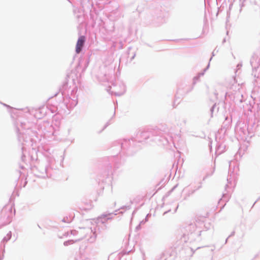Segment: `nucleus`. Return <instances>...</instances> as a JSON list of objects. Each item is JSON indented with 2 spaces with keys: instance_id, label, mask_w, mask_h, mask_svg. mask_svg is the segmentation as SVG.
Returning a JSON list of instances; mask_svg holds the SVG:
<instances>
[{
  "instance_id": "nucleus-1",
  "label": "nucleus",
  "mask_w": 260,
  "mask_h": 260,
  "mask_svg": "<svg viewBox=\"0 0 260 260\" xmlns=\"http://www.w3.org/2000/svg\"><path fill=\"white\" fill-rule=\"evenodd\" d=\"M16 130L18 133V139L21 145L22 152V160L25 161L27 149H31V152L29 150L30 159L32 161L37 159V152L38 151L39 143L40 140L37 132L31 129V127L26 125L25 121L18 118L16 122Z\"/></svg>"
},
{
  "instance_id": "nucleus-2",
  "label": "nucleus",
  "mask_w": 260,
  "mask_h": 260,
  "mask_svg": "<svg viewBox=\"0 0 260 260\" xmlns=\"http://www.w3.org/2000/svg\"><path fill=\"white\" fill-rule=\"evenodd\" d=\"M116 214L117 213L113 214V213L103 214L95 221L93 222L90 220L87 221V224L89 225L90 224L92 225L91 226L80 228L79 231H78L71 230L70 232L65 233L64 235L67 237H70L71 235L73 236L79 235V236L78 239L75 240L71 239L64 242L63 245L65 246H67L78 242L87 236H89V238L87 239L88 242L90 243H94L96 241L98 235L101 233L102 230H104L105 228L104 223L106 221L112 219L113 215H116Z\"/></svg>"
},
{
  "instance_id": "nucleus-3",
  "label": "nucleus",
  "mask_w": 260,
  "mask_h": 260,
  "mask_svg": "<svg viewBox=\"0 0 260 260\" xmlns=\"http://www.w3.org/2000/svg\"><path fill=\"white\" fill-rule=\"evenodd\" d=\"M206 220L204 217H197L195 222L186 225L183 228L181 240L185 243L200 241L202 232L210 228L206 224Z\"/></svg>"
},
{
  "instance_id": "nucleus-4",
  "label": "nucleus",
  "mask_w": 260,
  "mask_h": 260,
  "mask_svg": "<svg viewBox=\"0 0 260 260\" xmlns=\"http://www.w3.org/2000/svg\"><path fill=\"white\" fill-rule=\"evenodd\" d=\"M172 136L168 138L161 136V132L154 130L139 131L136 136V138L132 139V141H138L142 142L147 139H150V141H154L157 143H161L163 145L168 144L172 138Z\"/></svg>"
},
{
  "instance_id": "nucleus-5",
  "label": "nucleus",
  "mask_w": 260,
  "mask_h": 260,
  "mask_svg": "<svg viewBox=\"0 0 260 260\" xmlns=\"http://www.w3.org/2000/svg\"><path fill=\"white\" fill-rule=\"evenodd\" d=\"M257 126V125L254 123L250 124L239 121L235 127V132L240 139L246 141L254 136Z\"/></svg>"
},
{
  "instance_id": "nucleus-6",
  "label": "nucleus",
  "mask_w": 260,
  "mask_h": 260,
  "mask_svg": "<svg viewBox=\"0 0 260 260\" xmlns=\"http://www.w3.org/2000/svg\"><path fill=\"white\" fill-rule=\"evenodd\" d=\"M235 164V162L231 161L229 163V174L230 175L227 178L228 184L225 186V189L226 191V193L223 194L222 198L220 200L219 202L222 201L227 202L230 198V190L228 189H231L234 184V178L236 174L237 168H234L233 170L232 171V165Z\"/></svg>"
},
{
  "instance_id": "nucleus-7",
  "label": "nucleus",
  "mask_w": 260,
  "mask_h": 260,
  "mask_svg": "<svg viewBox=\"0 0 260 260\" xmlns=\"http://www.w3.org/2000/svg\"><path fill=\"white\" fill-rule=\"evenodd\" d=\"M107 91L111 94L120 96L125 92L126 87L123 81L117 80L115 83L112 84V86L108 87Z\"/></svg>"
},
{
  "instance_id": "nucleus-8",
  "label": "nucleus",
  "mask_w": 260,
  "mask_h": 260,
  "mask_svg": "<svg viewBox=\"0 0 260 260\" xmlns=\"http://www.w3.org/2000/svg\"><path fill=\"white\" fill-rule=\"evenodd\" d=\"M78 88L75 86L71 91L70 95L68 94L64 98V102L68 108H73L78 104V96L77 92Z\"/></svg>"
},
{
  "instance_id": "nucleus-9",
  "label": "nucleus",
  "mask_w": 260,
  "mask_h": 260,
  "mask_svg": "<svg viewBox=\"0 0 260 260\" xmlns=\"http://www.w3.org/2000/svg\"><path fill=\"white\" fill-rule=\"evenodd\" d=\"M234 83L230 85L229 90L225 93V98L227 100L230 98L231 100L234 101L235 99V95L238 96L240 94H238V92H239L240 86L238 84H237L236 82V79H233Z\"/></svg>"
},
{
  "instance_id": "nucleus-10",
  "label": "nucleus",
  "mask_w": 260,
  "mask_h": 260,
  "mask_svg": "<svg viewBox=\"0 0 260 260\" xmlns=\"http://www.w3.org/2000/svg\"><path fill=\"white\" fill-rule=\"evenodd\" d=\"M215 140L216 142L215 154L218 155L225 151L226 146L224 144L223 137H222L218 134H216Z\"/></svg>"
},
{
  "instance_id": "nucleus-11",
  "label": "nucleus",
  "mask_w": 260,
  "mask_h": 260,
  "mask_svg": "<svg viewBox=\"0 0 260 260\" xmlns=\"http://www.w3.org/2000/svg\"><path fill=\"white\" fill-rule=\"evenodd\" d=\"M48 162L49 164V166H46L44 169H43L42 171H41L40 173L37 174V175L40 177L45 178L46 177H48L50 176V170L51 169V164H53L54 162V158L52 157H49L47 158Z\"/></svg>"
},
{
  "instance_id": "nucleus-12",
  "label": "nucleus",
  "mask_w": 260,
  "mask_h": 260,
  "mask_svg": "<svg viewBox=\"0 0 260 260\" xmlns=\"http://www.w3.org/2000/svg\"><path fill=\"white\" fill-rule=\"evenodd\" d=\"M201 186L197 188L192 187L191 186H188L185 187L183 190V197L184 200H186L188 197L192 195L196 190L201 188Z\"/></svg>"
},
{
  "instance_id": "nucleus-13",
  "label": "nucleus",
  "mask_w": 260,
  "mask_h": 260,
  "mask_svg": "<svg viewBox=\"0 0 260 260\" xmlns=\"http://www.w3.org/2000/svg\"><path fill=\"white\" fill-rule=\"evenodd\" d=\"M250 64L253 70L256 71L260 66V54L259 55L256 53L253 54L250 59Z\"/></svg>"
},
{
  "instance_id": "nucleus-14",
  "label": "nucleus",
  "mask_w": 260,
  "mask_h": 260,
  "mask_svg": "<svg viewBox=\"0 0 260 260\" xmlns=\"http://www.w3.org/2000/svg\"><path fill=\"white\" fill-rule=\"evenodd\" d=\"M232 121V119L231 117H229L228 116L226 117L221 129L218 131L217 134L220 135L222 133L224 134L226 132L227 129H228L231 126Z\"/></svg>"
},
{
  "instance_id": "nucleus-15",
  "label": "nucleus",
  "mask_w": 260,
  "mask_h": 260,
  "mask_svg": "<svg viewBox=\"0 0 260 260\" xmlns=\"http://www.w3.org/2000/svg\"><path fill=\"white\" fill-rule=\"evenodd\" d=\"M85 43V37L81 36L78 40L76 46V52L77 53H79L81 51L82 48Z\"/></svg>"
},
{
  "instance_id": "nucleus-16",
  "label": "nucleus",
  "mask_w": 260,
  "mask_h": 260,
  "mask_svg": "<svg viewBox=\"0 0 260 260\" xmlns=\"http://www.w3.org/2000/svg\"><path fill=\"white\" fill-rule=\"evenodd\" d=\"M253 95L255 96L254 100L255 102L257 103L258 107H259V111H257V114H254V116L255 118H260V88L258 90V91L256 93L254 92L253 93Z\"/></svg>"
},
{
  "instance_id": "nucleus-17",
  "label": "nucleus",
  "mask_w": 260,
  "mask_h": 260,
  "mask_svg": "<svg viewBox=\"0 0 260 260\" xmlns=\"http://www.w3.org/2000/svg\"><path fill=\"white\" fill-rule=\"evenodd\" d=\"M120 145L121 148L124 150L127 149L131 145V143L130 140L123 139L119 143Z\"/></svg>"
},
{
  "instance_id": "nucleus-18",
  "label": "nucleus",
  "mask_w": 260,
  "mask_h": 260,
  "mask_svg": "<svg viewBox=\"0 0 260 260\" xmlns=\"http://www.w3.org/2000/svg\"><path fill=\"white\" fill-rule=\"evenodd\" d=\"M73 217H74L72 215H70L69 216H66L63 217L61 221L65 223H70L72 221Z\"/></svg>"
},
{
  "instance_id": "nucleus-19",
  "label": "nucleus",
  "mask_w": 260,
  "mask_h": 260,
  "mask_svg": "<svg viewBox=\"0 0 260 260\" xmlns=\"http://www.w3.org/2000/svg\"><path fill=\"white\" fill-rule=\"evenodd\" d=\"M12 237V233H11V232H9L6 235V236H5L2 241V243H6L7 242H8L11 238Z\"/></svg>"
},
{
  "instance_id": "nucleus-20",
  "label": "nucleus",
  "mask_w": 260,
  "mask_h": 260,
  "mask_svg": "<svg viewBox=\"0 0 260 260\" xmlns=\"http://www.w3.org/2000/svg\"><path fill=\"white\" fill-rule=\"evenodd\" d=\"M209 66H210V63H209L207 67H206V68H205L203 71L201 73H200L198 74V75L199 76V77L200 78L201 76H204L205 72L208 69L209 67Z\"/></svg>"
},
{
  "instance_id": "nucleus-21",
  "label": "nucleus",
  "mask_w": 260,
  "mask_h": 260,
  "mask_svg": "<svg viewBox=\"0 0 260 260\" xmlns=\"http://www.w3.org/2000/svg\"><path fill=\"white\" fill-rule=\"evenodd\" d=\"M187 250L190 252L189 255L188 257L187 258L185 259V260H190V257L192 256V255L193 254V253L194 252L192 251L193 250L192 248L187 249Z\"/></svg>"
},
{
  "instance_id": "nucleus-22",
  "label": "nucleus",
  "mask_w": 260,
  "mask_h": 260,
  "mask_svg": "<svg viewBox=\"0 0 260 260\" xmlns=\"http://www.w3.org/2000/svg\"><path fill=\"white\" fill-rule=\"evenodd\" d=\"M72 132V127L70 126L67 128L66 133L67 134V136H69L71 134Z\"/></svg>"
},
{
  "instance_id": "nucleus-23",
  "label": "nucleus",
  "mask_w": 260,
  "mask_h": 260,
  "mask_svg": "<svg viewBox=\"0 0 260 260\" xmlns=\"http://www.w3.org/2000/svg\"><path fill=\"white\" fill-rule=\"evenodd\" d=\"M200 77L198 75L195 76L193 79V84H195L199 80Z\"/></svg>"
},
{
  "instance_id": "nucleus-24",
  "label": "nucleus",
  "mask_w": 260,
  "mask_h": 260,
  "mask_svg": "<svg viewBox=\"0 0 260 260\" xmlns=\"http://www.w3.org/2000/svg\"><path fill=\"white\" fill-rule=\"evenodd\" d=\"M145 222V221L144 220H142V221L140 222V223H139V224L136 227V229L137 230H139L141 229V225L143 224H144V223Z\"/></svg>"
},
{
  "instance_id": "nucleus-25",
  "label": "nucleus",
  "mask_w": 260,
  "mask_h": 260,
  "mask_svg": "<svg viewBox=\"0 0 260 260\" xmlns=\"http://www.w3.org/2000/svg\"><path fill=\"white\" fill-rule=\"evenodd\" d=\"M5 244L3 246V247L2 248L3 251L2 255L0 254V260H2L4 258V252H5Z\"/></svg>"
},
{
  "instance_id": "nucleus-26",
  "label": "nucleus",
  "mask_w": 260,
  "mask_h": 260,
  "mask_svg": "<svg viewBox=\"0 0 260 260\" xmlns=\"http://www.w3.org/2000/svg\"><path fill=\"white\" fill-rule=\"evenodd\" d=\"M242 66V63L241 62L239 63L237 66V69L235 72L237 73L238 72V70H240Z\"/></svg>"
},
{
  "instance_id": "nucleus-27",
  "label": "nucleus",
  "mask_w": 260,
  "mask_h": 260,
  "mask_svg": "<svg viewBox=\"0 0 260 260\" xmlns=\"http://www.w3.org/2000/svg\"><path fill=\"white\" fill-rule=\"evenodd\" d=\"M76 260H90L89 258H85L83 256H80L79 258H78Z\"/></svg>"
},
{
  "instance_id": "nucleus-28",
  "label": "nucleus",
  "mask_w": 260,
  "mask_h": 260,
  "mask_svg": "<svg viewBox=\"0 0 260 260\" xmlns=\"http://www.w3.org/2000/svg\"><path fill=\"white\" fill-rule=\"evenodd\" d=\"M131 208V206L130 205H128V206H123L121 208L122 209H125V210H129Z\"/></svg>"
},
{
  "instance_id": "nucleus-29",
  "label": "nucleus",
  "mask_w": 260,
  "mask_h": 260,
  "mask_svg": "<svg viewBox=\"0 0 260 260\" xmlns=\"http://www.w3.org/2000/svg\"><path fill=\"white\" fill-rule=\"evenodd\" d=\"M215 107H216V104H214V105L211 108L210 111H211V112L212 114L213 113V110H214V109Z\"/></svg>"
},
{
  "instance_id": "nucleus-30",
  "label": "nucleus",
  "mask_w": 260,
  "mask_h": 260,
  "mask_svg": "<svg viewBox=\"0 0 260 260\" xmlns=\"http://www.w3.org/2000/svg\"><path fill=\"white\" fill-rule=\"evenodd\" d=\"M110 124V123L109 122H107V123L105 125L103 129H105L106 127H107Z\"/></svg>"
},
{
  "instance_id": "nucleus-31",
  "label": "nucleus",
  "mask_w": 260,
  "mask_h": 260,
  "mask_svg": "<svg viewBox=\"0 0 260 260\" xmlns=\"http://www.w3.org/2000/svg\"><path fill=\"white\" fill-rule=\"evenodd\" d=\"M214 94H215V95L216 96H217V95H218V94H219V92H218V91L216 90H215V91Z\"/></svg>"
},
{
  "instance_id": "nucleus-32",
  "label": "nucleus",
  "mask_w": 260,
  "mask_h": 260,
  "mask_svg": "<svg viewBox=\"0 0 260 260\" xmlns=\"http://www.w3.org/2000/svg\"><path fill=\"white\" fill-rule=\"evenodd\" d=\"M178 207H179V205H178L176 207V208H175V210H174V213H175V212L177 211V209H178Z\"/></svg>"
},
{
  "instance_id": "nucleus-33",
  "label": "nucleus",
  "mask_w": 260,
  "mask_h": 260,
  "mask_svg": "<svg viewBox=\"0 0 260 260\" xmlns=\"http://www.w3.org/2000/svg\"><path fill=\"white\" fill-rule=\"evenodd\" d=\"M51 112H52V113L55 112L56 111L55 108V107H54V108H53V109H51Z\"/></svg>"
},
{
  "instance_id": "nucleus-34",
  "label": "nucleus",
  "mask_w": 260,
  "mask_h": 260,
  "mask_svg": "<svg viewBox=\"0 0 260 260\" xmlns=\"http://www.w3.org/2000/svg\"><path fill=\"white\" fill-rule=\"evenodd\" d=\"M142 254H143V260H145V253L144 252L142 253Z\"/></svg>"
},
{
  "instance_id": "nucleus-35",
  "label": "nucleus",
  "mask_w": 260,
  "mask_h": 260,
  "mask_svg": "<svg viewBox=\"0 0 260 260\" xmlns=\"http://www.w3.org/2000/svg\"><path fill=\"white\" fill-rule=\"evenodd\" d=\"M234 234H235V232H233L231 233V234L229 236V237H228V238H229V237H231V236H232L234 235Z\"/></svg>"
},
{
  "instance_id": "nucleus-36",
  "label": "nucleus",
  "mask_w": 260,
  "mask_h": 260,
  "mask_svg": "<svg viewBox=\"0 0 260 260\" xmlns=\"http://www.w3.org/2000/svg\"><path fill=\"white\" fill-rule=\"evenodd\" d=\"M170 211H171V210H168V211H167L165 212H164V215H165V214H166V213H167L168 212H170Z\"/></svg>"
},
{
  "instance_id": "nucleus-37",
  "label": "nucleus",
  "mask_w": 260,
  "mask_h": 260,
  "mask_svg": "<svg viewBox=\"0 0 260 260\" xmlns=\"http://www.w3.org/2000/svg\"><path fill=\"white\" fill-rule=\"evenodd\" d=\"M167 254V253H163V254H162V256L164 257H165V256H166V255Z\"/></svg>"
},
{
  "instance_id": "nucleus-38",
  "label": "nucleus",
  "mask_w": 260,
  "mask_h": 260,
  "mask_svg": "<svg viewBox=\"0 0 260 260\" xmlns=\"http://www.w3.org/2000/svg\"><path fill=\"white\" fill-rule=\"evenodd\" d=\"M148 215H147V216H146V218H145V222L147 221V217H148Z\"/></svg>"
},
{
  "instance_id": "nucleus-39",
  "label": "nucleus",
  "mask_w": 260,
  "mask_h": 260,
  "mask_svg": "<svg viewBox=\"0 0 260 260\" xmlns=\"http://www.w3.org/2000/svg\"><path fill=\"white\" fill-rule=\"evenodd\" d=\"M177 186V185L176 186H174V187L172 188V189L171 190V191H172L173 190H174L175 189V188H176Z\"/></svg>"
},
{
  "instance_id": "nucleus-40",
  "label": "nucleus",
  "mask_w": 260,
  "mask_h": 260,
  "mask_svg": "<svg viewBox=\"0 0 260 260\" xmlns=\"http://www.w3.org/2000/svg\"><path fill=\"white\" fill-rule=\"evenodd\" d=\"M74 141V139H72L71 140V143H73Z\"/></svg>"
},
{
  "instance_id": "nucleus-41",
  "label": "nucleus",
  "mask_w": 260,
  "mask_h": 260,
  "mask_svg": "<svg viewBox=\"0 0 260 260\" xmlns=\"http://www.w3.org/2000/svg\"><path fill=\"white\" fill-rule=\"evenodd\" d=\"M21 168L22 169H23V168H24V167H22V166H21Z\"/></svg>"
},
{
  "instance_id": "nucleus-42",
  "label": "nucleus",
  "mask_w": 260,
  "mask_h": 260,
  "mask_svg": "<svg viewBox=\"0 0 260 260\" xmlns=\"http://www.w3.org/2000/svg\"><path fill=\"white\" fill-rule=\"evenodd\" d=\"M199 248H200V247H198L197 248V249H199Z\"/></svg>"
},
{
  "instance_id": "nucleus-43",
  "label": "nucleus",
  "mask_w": 260,
  "mask_h": 260,
  "mask_svg": "<svg viewBox=\"0 0 260 260\" xmlns=\"http://www.w3.org/2000/svg\"><path fill=\"white\" fill-rule=\"evenodd\" d=\"M228 241V239H226V241H225V243H226Z\"/></svg>"
},
{
  "instance_id": "nucleus-44",
  "label": "nucleus",
  "mask_w": 260,
  "mask_h": 260,
  "mask_svg": "<svg viewBox=\"0 0 260 260\" xmlns=\"http://www.w3.org/2000/svg\"><path fill=\"white\" fill-rule=\"evenodd\" d=\"M164 260H167L166 258H165Z\"/></svg>"
}]
</instances>
